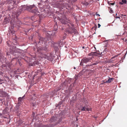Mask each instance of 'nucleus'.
Returning a JSON list of instances; mask_svg holds the SVG:
<instances>
[{"mask_svg": "<svg viewBox=\"0 0 127 127\" xmlns=\"http://www.w3.org/2000/svg\"><path fill=\"white\" fill-rule=\"evenodd\" d=\"M43 50H44L46 51H47V48L46 47H42Z\"/></svg>", "mask_w": 127, "mask_h": 127, "instance_id": "obj_15", "label": "nucleus"}, {"mask_svg": "<svg viewBox=\"0 0 127 127\" xmlns=\"http://www.w3.org/2000/svg\"><path fill=\"white\" fill-rule=\"evenodd\" d=\"M35 104L36 103L35 101H34V102L32 103V105L33 106H35Z\"/></svg>", "mask_w": 127, "mask_h": 127, "instance_id": "obj_19", "label": "nucleus"}, {"mask_svg": "<svg viewBox=\"0 0 127 127\" xmlns=\"http://www.w3.org/2000/svg\"><path fill=\"white\" fill-rule=\"evenodd\" d=\"M75 81L74 83H75Z\"/></svg>", "mask_w": 127, "mask_h": 127, "instance_id": "obj_33", "label": "nucleus"}, {"mask_svg": "<svg viewBox=\"0 0 127 127\" xmlns=\"http://www.w3.org/2000/svg\"><path fill=\"white\" fill-rule=\"evenodd\" d=\"M86 106L83 107L82 109H81V110L82 111H86Z\"/></svg>", "mask_w": 127, "mask_h": 127, "instance_id": "obj_17", "label": "nucleus"}, {"mask_svg": "<svg viewBox=\"0 0 127 127\" xmlns=\"http://www.w3.org/2000/svg\"><path fill=\"white\" fill-rule=\"evenodd\" d=\"M42 47H39L37 49V51L39 52L40 53L42 50H43Z\"/></svg>", "mask_w": 127, "mask_h": 127, "instance_id": "obj_10", "label": "nucleus"}, {"mask_svg": "<svg viewBox=\"0 0 127 127\" xmlns=\"http://www.w3.org/2000/svg\"><path fill=\"white\" fill-rule=\"evenodd\" d=\"M24 96H23L22 97H19L18 98V102H21V101L23 100V98H24Z\"/></svg>", "mask_w": 127, "mask_h": 127, "instance_id": "obj_12", "label": "nucleus"}, {"mask_svg": "<svg viewBox=\"0 0 127 127\" xmlns=\"http://www.w3.org/2000/svg\"><path fill=\"white\" fill-rule=\"evenodd\" d=\"M75 81L74 83H75Z\"/></svg>", "mask_w": 127, "mask_h": 127, "instance_id": "obj_35", "label": "nucleus"}, {"mask_svg": "<svg viewBox=\"0 0 127 127\" xmlns=\"http://www.w3.org/2000/svg\"><path fill=\"white\" fill-rule=\"evenodd\" d=\"M96 16H100V15H99V14H97H97H96Z\"/></svg>", "mask_w": 127, "mask_h": 127, "instance_id": "obj_25", "label": "nucleus"}, {"mask_svg": "<svg viewBox=\"0 0 127 127\" xmlns=\"http://www.w3.org/2000/svg\"><path fill=\"white\" fill-rule=\"evenodd\" d=\"M110 4L112 5H113L114 4V3H110Z\"/></svg>", "mask_w": 127, "mask_h": 127, "instance_id": "obj_26", "label": "nucleus"}, {"mask_svg": "<svg viewBox=\"0 0 127 127\" xmlns=\"http://www.w3.org/2000/svg\"><path fill=\"white\" fill-rule=\"evenodd\" d=\"M122 1L125 3H126L127 2V1L126 0H122Z\"/></svg>", "mask_w": 127, "mask_h": 127, "instance_id": "obj_20", "label": "nucleus"}, {"mask_svg": "<svg viewBox=\"0 0 127 127\" xmlns=\"http://www.w3.org/2000/svg\"><path fill=\"white\" fill-rule=\"evenodd\" d=\"M107 51V50H106V48H105L103 52H101L100 53V55L101 56L103 55L104 54H105L106 53Z\"/></svg>", "mask_w": 127, "mask_h": 127, "instance_id": "obj_8", "label": "nucleus"}, {"mask_svg": "<svg viewBox=\"0 0 127 127\" xmlns=\"http://www.w3.org/2000/svg\"><path fill=\"white\" fill-rule=\"evenodd\" d=\"M1 57L0 55V59H1Z\"/></svg>", "mask_w": 127, "mask_h": 127, "instance_id": "obj_27", "label": "nucleus"}, {"mask_svg": "<svg viewBox=\"0 0 127 127\" xmlns=\"http://www.w3.org/2000/svg\"><path fill=\"white\" fill-rule=\"evenodd\" d=\"M21 11L27 10L30 12L33 13L35 14L39 15L40 13V10H38L35 6L33 5H24L21 7Z\"/></svg>", "mask_w": 127, "mask_h": 127, "instance_id": "obj_1", "label": "nucleus"}, {"mask_svg": "<svg viewBox=\"0 0 127 127\" xmlns=\"http://www.w3.org/2000/svg\"><path fill=\"white\" fill-rule=\"evenodd\" d=\"M124 16H126V15H124Z\"/></svg>", "mask_w": 127, "mask_h": 127, "instance_id": "obj_36", "label": "nucleus"}, {"mask_svg": "<svg viewBox=\"0 0 127 127\" xmlns=\"http://www.w3.org/2000/svg\"><path fill=\"white\" fill-rule=\"evenodd\" d=\"M18 13H19L20 14V13H19V12H18Z\"/></svg>", "mask_w": 127, "mask_h": 127, "instance_id": "obj_32", "label": "nucleus"}, {"mask_svg": "<svg viewBox=\"0 0 127 127\" xmlns=\"http://www.w3.org/2000/svg\"><path fill=\"white\" fill-rule=\"evenodd\" d=\"M99 62H96L95 63H93L92 64L90 65L91 66V65H96Z\"/></svg>", "mask_w": 127, "mask_h": 127, "instance_id": "obj_14", "label": "nucleus"}, {"mask_svg": "<svg viewBox=\"0 0 127 127\" xmlns=\"http://www.w3.org/2000/svg\"><path fill=\"white\" fill-rule=\"evenodd\" d=\"M60 8L62 10V9H63V10L65 9H69L68 8H70V6L69 4L67 3H63L60 4Z\"/></svg>", "mask_w": 127, "mask_h": 127, "instance_id": "obj_3", "label": "nucleus"}, {"mask_svg": "<svg viewBox=\"0 0 127 127\" xmlns=\"http://www.w3.org/2000/svg\"><path fill=\"white\" fill-rule=\"evenodd\" d=\"M114 17L116 18H119L120 19V17L116 16H114Z\"/></svg>", "mask_w": 127, "mask_h": 127, "instance_id": "obj_21", "label": "nucleus"}, {"mask_svg": "<svg viewBox=\"0 0 127 127\" xmlns=\"http://www.w3.org/2000/svg\"><path fill=\"white\" fill-rule=\"evenodd\" d=\"M109 12L110 13H113V10H111V9H110L109 11Z\"/></svg>", "mask_w": 127, "mask_h": 127, "instance_id": "obj_22", "label": "nucleus"}, {"mask_svg": "<svg viewBox=\"0 0 127 127\" xmlns=\"http://www.w3.org/2000/svg\"><path fill=\"white\" fill-rule=\"evenodd\" d=\"M43 57L45 59H47L48 60L50 61L52 60V55L51 54H49L48 55H44Z\"/></svg>", "mask_w": 127, "mask_h": 127, "instance_id": "obj_5", "label": "nucleus"}, {"mask_svg": "<svg viewBox=\"0 0 127 127\" xmlns=\"http://www.w3.org/2000/svg\"><path fill=\"white\" fill-rule=\"evenodd\" d=\"M57 118L56 117H52L51 119V121H55V120H56V119Z\"/></svg>", "mask_w": 127, "mask_h": 127, "instance_id": "obj_13", "label": "nucleus"}, {"mask_svg": "<svg viewBox=\"0 0 127 127\" xmlns=\"http://www.w3.org/2000/svg\"><path fill=\"white\" fill-rule=\"evenodd\" d=\"M113 79L112 78H109L108 80L107 81H106L104 83H110L113 81Z\"/></svg>", "mask_w": 127, "mask_h": 127, "instance_id": "obj_7", "label": "nucleus"}, {"mask_svg": "<svg viewBox=\"0 0 127 127\" xmlns=\"http://www.w3.org/2000/svg\"><path fill=\"white\" fill-rule=\"evenodd\" d=\"M86 110L87 111H89L90 110V109L89 108H88L87 106H86Z\"/></svg>", "mask_w": 127, "mask_h": 127, "instance_id": "obj_18", "label": "nucleus"}, {"mask_svg": "<svg viewBox=\"0 0 127 127\" xmlns=\"http://www.w3.org/2000/svg\"><path fill=\"white\" fill-rule=\"evenodd\" d=\"M77 0H69V3H71L76 1Z\"/></svg>", "mask_w": 127, "mask_h": 127, "instance_id": "obj_11", "label": "nucleus"}, {"mask_svg": "<svg viewBox=\"0 0 127 127\" xmlns=\"http://www.w3.org/2000/svg\"><path fill=\"white\" fill-rule=\"evenodd\" d=\"M7 95V93L4 91H0V96L1 97H3L6 96Z\"/></svg>", "mask_w": 127, "mask_h": 127, "instance_id": "obj_6", "label": "nucleus"}, {"mask_svg": "<svg viewBox=\"0 0 127 127\" xmlns=\"http://www.w3.org/2000/svg\"><path fill=\"white\" fill-rule=\"evenodd\" d=\"M74 68L75 69V67H74Z\"/></svg>", "mask_w": 127, "mask_h": 127, "instance_id": "obj_31", "label": "nucleus"}, {"mask_svg": "<svg viewBox=\"0 0 127 127\" xmlns=\"http://www.w3.org/2000/svg\"><path fill=\"white\" fill-rule=\"evenodd\" d=\"M75 81L74 83H75Z\"/></svg>", "mask_w": 127, "mask_h": 127, "instance_id": "obj_34", "label": "nucleus"}, {"mask_svg": "<svg viewBox=\"0 0 127 127\" xmlns=\"http://www.w3.org/2000/svg\"><path fill=\"white\" fill-rule=\"evenodd\" d=\"M117 13H116V16H117Z\"/></svg>", "mask_w": 127, "mask_h": 127, "instance_id": "obj_30", "label": "nucleus"}, {"mask_svg": "<svg viewBox=\"0 0 127 127\" xmlns=\"http://www.w3.org/2000/svg\"><path fill=\"white\" fill-rule=\"evenodd\" d=\"M94 56H97L98 55L100 54L99 52H93Z\"/></svg>", "mask_w": 127, "mask_h": 127, "instance_id": "obj_9", "label": "nucleus"}, {"mask_svg": "<svg viewBox=\"0 0 127 127\" xmlns=\"http://www.w3.org/2000/svg\"><path fill=\"white\" fill-rule=\"evenodd\" d=\"M98 28H99V27L101 25L99 24H98Z\"/></svg>", "mask_w": 127, "mask_h": 127, "instance_id": "obj_24", "label": "nucleus"}, {"mask_svg": "<svg viewBox=\"0 0 127 127\" xmlns=\"http://www.w3.org/2000/svg\"><path fill=\"white\" fill-rule=\"evenodd\" d=\"M121 15L122 16H124L123 14H121Z\"/></svg>", "mask_w": 127, "mask_h": 127, "instance_id": "obj_29", "label": "nucleus"}, {"mask_svg": "<svg viewBox=\"0 0 127 127\" xmlns=\"http://www.w3.org/2000/svg\"><path fill=\"white\" fill-rule=\"evenodd\" d=\"M82 48H84V47H83H83H82Z\"/></svg>", "mask_w": 127, "mask_h": 127, "instance_id": "obj_28", "label": "nucleus"}, {"mask_svg": "<svg viewBox=\"0 0 127 127\" xmlns=\"http://www.w3.org/2000/svg\"><path fill=\"white\" fill-rule=\"evenodd\" d=\"M68 21L69 22H67L63 19L61 20V21L62 24H66V26H67L66 27L67 28V30L69 33H75L76 32V30L73 28V24L70 23L69 21L68 20Z\"/></svg>", "mask_w": 127, "mask_h": 127, "instance_id": "obj_2", "label": "nucleus"}, {"mask_svg": "<svg viewBox=\"0 0 127 127\" xmlns=\"http://www.w3.org/2000/svg\"><path fill=\"white\" fill-rule=\"evenodd\" d=\"M31 19L32 20H33V16H32V17H31Z\"/></svg>", "mask_w": 127, "mask_h": 127, "instance_id": "obj_23", "label": "nucleus"}, {"mask_svg": "<svg viewBox=\"0 0 127 127\" xmlns=\"http://www.w3.org/2000/svg\"><path fill=\"white\" fill-rule=\"evenodd\" d=\"M91 58H84L82 60L81 63H80V65H81L82 63H86L91 62Z\"/></svg>", "mask_w": 127, "mask_h": 127, "instance_id": "obj_4", "label": "nucleus"}, {"mask_svg": "<svg viewBox=\"0 0 127 127\" xmlns=\"http://www.w3.org/2000/svg\"><path fill=\"white\" fill-rule=\"evenodd\" d=\"M94 53L93 52H91V53H89L88 54V55L89 56H94Z\"/></svg>", "mask_w": 127, "mask_h": 127, "instance_id": "obj_16", "label": "nucleus"}]
</instances>
